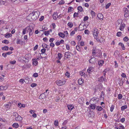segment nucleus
I'll return each mask as SVG.
<instances>
[{"instance_id": "obj_1", "label": "nucleus", "mask_w": 129, "mask_h": 129, "mask_svg": "<svg viewBox=\"0 0 129 129\" xmlns=\"http://www.w3.org/2000/svg\"><path fill=\"white\" fill-rule=\"evenodd\" d=\"M40 14V12L38 11L33 12L26 17V19L30 21H31L32 20H35L38 18Z\"/></svg>"}, {"instance_id": "obj_2", "label": "nucleus", "mask_w": 129, "mask_h": 129, "mask_svg": "<svg viewBox=\"0 0 129 129\" xmlns=\"http://www.w3.org/2000/svg\"><path fill=\"white\" fill-rule=\"evenodd\" d=\"M92 56H93L101 58L102 56V53L100 50L96 49L95 48L92 50Z\"/></svg>"}, {"instance_id": "obj_3", "label": "nucleus", "mask_w": 129, "mask_h": 129, "mask_svg": "<svg viewBox=\"0 0 129 129\" xmlns=\"http://www.w3.org/2000/svg\"><path fill=\"white\" fill-rule=\"evenodd\" d=\"M99 33V32L98 30L96 28H94L93 31V37L95 39L98 41H99V39L98 38Z\"/></svg>"}, {"instance_id": "obj_4", "label": "nucleus", "mask_w": 129, "mask_h": 129, "mask_svg": "<svg viewBox=\"0 0 129 129\" xmlns=\"http://www.w3.org/2000/svg\"><path fill=\"white\" fill-rule=\"evenodd\" d=\"M65 82L64 80H58L56 81V83L58 86H61L64 84Z\"/></svg>"}, {"instance_id": "obj_5", "label": "nucleus", "mask_w": 129, "mask_h": 129, "mask_svg": "<svg viewBox=\"0 0 129 129\" xmlns=\"http://www.w3.org/2000/svg\"><path fill=\"white\" fill-rule=\"evenodd\" d=\"M98 81L102 83L103 82H106L107 80L105 76H101L98 79Z\"/></svg>"}, {"instance_id": "obj_6", "label": "nucleus", "mask_w": 129, "mask_h": 129, "mask_svg": "<svg viewBox=\"0 0 129 129\" xmlns=\"http://www.w3.org/2000/svg\"><path fill=\"white\" fill-rule=\"evenodd\" d=\"M123 11L124 12V16L125 17H128L129 15L128 10L126 8H125L123 9Z\"/></svg>"}, {"instance_id": "obj_7", "label": "nucleus", "mask_w": 129, "mask_h": 129, "mask_svg": "<svg viewBox=\"0 0 129 129\" xmlns=\"http://www.w3.org/2000/svg\"><path fill=\"white\" fill-rule=\"evenodd\" d=\"M96 62V58L95 57L91 58L89 60V62L92 64H94Z\"/></svg>"}, {"instance_id": "obj_8", "label": "nucleus", "mask_w": 129, "mask_h": 129, "mask_svg": "<svg viewBox=\"0 0 129 129\" xmlns=\"http://www.w3.org/2000/svg\"><path fill=\"white\" fill-rule=\"evenodd\" d=\"M49 93V92L48 94H45V93H43L41 94L39 97V99H44L46 97V95H47Z\"/></svg>"}, {"instance_id": "obj_9", "label": "nucleus", "mask_w": 129, "mask_h": 129, "mask_svg": "<svg viewBox=\"0 0 129 129\" xmlns=\"http://www.w3.org/2000/svg\"><path fill=\"white\" fill-rule=\"evenodd\" d=\"M125 24L123 23H121L120 24V27L119 28V29L121 31H122L124 29V28L125 27Z\"/></svg>"}, {"instance_id": "obj_10", "label": "nucleus", "mask_w": 129, "mask_h": 129, "mask_svg": "<svg viewBox=\"0 0 129 129\" xmlns=\"http://www.w3.org/2000/svg\"><path fill=\"white\" fill-rule=\"evenodd\" d=\"M53 18L54 20H56L58 17L57 13L56 12H54L52 15Z\"/></svg>"}, {"instance_id": "obj_11", "label": "nucleus", "mask_w": 129, "mask_h": 129, "mask_svg": "<svg viewBox=\"0 0 129 129\" xmlns=\"http://www.w3.org/2000/svg\"><path fill=\"white\" fill-rule=\"evenodd\" d=\"M94 70V68L92 67H89L87 70V72L89 73H90L93 72Z\"/></svg>"}, {"instance_id": "obj_12", "label": "nucleus", "mask_w": 129, "mask_h": 129, "mask_svg": "<svg viewBox=\"0 0 129 129\" xmlns=\"http://www.w3.org/2000/svg\"><path fill=\"white\" fill-rule=\"evenodd\" d=\"M15 120L17 121H21L23 119V118L20 116L18 115L15 118Z\"/></svg>"}, {"instance_id": "obj_13", "label": "nucleus", "mask_w": 129, "mask_h": 129, "mask_svg": "<svg viewBox=\"0 0 129 129\" xmlns=\"http://www.w3.org/2000/svg\"><path fill=\"white\" fill-rule=\"evenodd\" d=\"M91 100L93 101L95 103H96L99 101V99L96 97L93 98L91 99Z\"/></svg>"}, {"instance_id": "obj_14", "label": "nucleus", "mask_w": 129, "mask_h": 129, "mask_svg": "<svg viewBox=\"0 0 129 129\" xmlns=\"http://www.w3.org/2000/svg\"><path fill=\"white\" fill-rule=\"evenodd\" d=\"M11 103H9L8 104H7L5 106L6 108V110H8L10 106H11Z\"/></svg>"}, {"instance_id": "obj_15", "label": "nucleus", "mask_w": 129, "mask_h": 129, "mask_svg": "<svg viewBox=\"0 0 129 129\" xmlns=\"http://www.w3.org/2000/svg\"><path fill=\"white\" fill-rule=\"evenodd\" d=\"M68 109L70 111H72L74 108V106L70 104L67 105Z\"/></svg>"}, {"instance_id": "obj_16", "label": "nucleus", "mask_w": 129, "mask_h": 129, "mask_svg": "<svg viewBox=\"0 0 129 129\" xmlns=\"http://www.w3.org/2000/svg\"><path fill=\"white\" fill-rule=\"evenodd\" d=\"M116 129H124V126L122 124H118L116 127H115Z\"/></svg>"}, {"instance_id": "obj_17", "label": "nucleus", "mask_w": 129, "mask_h": 129, "mask_svg": "<svg viewBox=\"0 0 129 129\" xmlns=\"http://www.w3.org/2000/svg\"><path fill=\"white\" fill-rule=\"evenodd\" d=\"M37 59H38V58L37 59H34V58L33 59V65L36 66L38 64V62L37 61Z\"/></svg>"}, {"instance_id": "obj_18", "label": "nucleus", "mask_w": 129, "mask_h": 129, "mask_svg": "<svg viewBox=\"0 0 129 129\" xmlns=\"http://www.w3.org/2000/svg\"><path fill=\"white\" fill-rule=\"evenodd\" d=\"M65 57L67 58H70L71 57L70 53L69 52H66L65 53Z\"/></svg>"}, {"instance_id": "obj_19", "label": "nucleus", "mask_w": 129, "mask_h": 129, "mask_svg": "<svg viewBox=\"0 0 129 129\" xmlns=\"http://www.w3.org/2000/svg\"><path fill=\"white\" fill-rule=\"evenodd\" d=\"M97 17L99 19L102 20L103 19L104 17L103 14L101 13H99L97 15Z\"/></svg>"}, {"instance_id": "obj_20", "label": "nucleus", "mask_w": 129, "mask_h": 129, "mask_svg": "<svg viewBox=\"0 0 129 129\" xmlns=\"http://www.w3.org/2000/svg\"><path fill=\"white\" fill-rule=\"evenodd\" d=\"M58 35L60 37H61L62 38H64L65 36V34L61 32L59 33Z\"/></svg>"}, {"instance_id": "obj_21", "label": "nucleus", "mask_w": 129, "mask_h": 129, "mask_svg": "<svg viewBox=\"0 0 129 129\" xmlns=\"http://www.w3.org/2000/svg\"><path fill=\"white\" fill-rule=\"evenodd\" d=\"M109 68H106L105 69V70L103 72V76H105L106 73L107 72V71H109Z\"/></svg>"}, {"instance_id": "obj_22", "label": "nucleus", "mask_w": 129, "mask_h": 129, "mask_svg": "<svg viewBox=\"0 0 129 129\" xmlns=\"http://www.w3.org/2000/svg\"><path fill=\"white\" fill-rule=\"evenodd\" d=\"M6 3V0H0V5H5Z\"/></svg>"}, {"instance_id": "obj_23", "label": "nucleus", "mask_w": 129, "mask_h": 129, "mask_svg": "<svg viewBox=\"0 0 129 129\" xmlns=\"http://www.w3.org/2000/svg\"><path fill=\"white\" fill-rule=\"evenodd\" d=\"M84 80L82 78H80L78 79V83L80 85H81L83 82Z\"/></svg>"}, {"instance_id": "obj_24", "label": "nucleus", "mask_w": 129, "mask_h": 129, "mask_svg": "<svg viewBox=\"0 0 129 129\" xmlns=\"http://www.w3.org/2000/svg\"><path fill=\"white\" fill-rule=\"evenodd\" d=\"M12 126L15 128H17L19 126V124L17 123H14L12 125Z\"/></svg>"}, {"instance_id": "obj_25", "label": "nucleus", "mask_w": 129, "mask_h": 129, "mask_svg": "<svg viewBox=\"0 0 129 129\" xmlns=\"http://www.w3.org/2000/svg\"><path fill=\"white\" fill-rule=\"evenodd\" d=\"M7 88V87L6 86H0V90H3L4 89L6 90Z\"/></svg>"}, {"instance_id": "obj_26", "label": "nucleus", "mask_w": 129, "mask_h": 129, "mask_svg": "<svg viewBox=\"0 0 129 129\" xmlns=\"http://www.w3.org/2000/svg\"><path fill=\"white\" fill-rule=\"evenodd\" d=\"M46 50V49L45 48L41 50V52H42V53H39V54H40L41 58H43V57L41 56V54L44 53L45 52Z\"/></svg>"}, {"instance_id": "obj_27", "label": "nucleus", "mask_w": 129, "mask_h": 129, "mask_svg": "<svg viewBox=\"0 0 129 129\" xmlns=\"http://www.w3.org/2000/svg\"><path fill=\"white\" fill-rule=\"evenodd\" d=\"M127 108V106L126 105H125L122 106L121 108V111H123L125 109Z\"/></svg>"}, {"instance_id": "obj_28", "label": "nucleus", "mask_w": 129, "mask_h": 129, "mask_svg": "<svg viewBox=\"0 0 129 129\" xmlns=\"http://www.w3.org/2000/svg\"><path fill=\"white\" fill-rule=\"evenodd\" d=\"M9 49V47L8 46H4L2 47V49L3 50L7 51Z\"/></svg>"}, {"instance_id": "obj_29", "label": "nucleus", "mask_w": 129, "mask_h": 129, "mask_svg": "<svg viewBox=\"0 0 129 129\" xmlns=\"http://www.w3.org/2000/svg\"><path fill=\"white\" fill-rule=\"evenodd\" d=\"M104 63V61L103 60H101L99 62L98 64L100 66H102Z\"/></svg>"}, {"instance_id": "obj_30", "label": "nucleus", "mask_w": 129, "mask_h": 129, "mask_svg": "<svg viewBox=\"0 0 129 129\" xmlns=\"http://www.w3.org/2000/svg\"><path fill=\"white\" fill-rule=\"evenodd\" d=\"M90 107L92 109H95L96 105L95 104H91L90 106Z\"/></svg>"}, {"instance_id": "obj_31", "label": "nucleus", "mask_w": 129, "mask_h": 129, "mask_svg": "<svg viewBox=\"0 0 129 129\" xmlns=\"http://www.w3.org/2000/svg\"><path fill=\"white\" fill-rule=\"evenodd\" d=\"M78 10L80 11L81 12L83 10V9L82 7L81 6H79L77 8Z\"/></svg>"}, {"instance_id": "obj_32", "label": "nucleus", "mask_w": 129, "mask_h": 129, "mask_svg": "<svg viewBox=\"0 0 129 129\" xmlns=\"http://www.w3.org/2000/svg\"><path fill=\"white\" fill-rule=\"evenodd\" d=\"M58 56L59 60H60L62 57V54L60 53L58 54Z\"/></svg>"}, {"instance_id": "obj_33", "label": "nucleus", "mask_w": 129, "mask_h": 129, "mask_svg": "<svg viewBox=\"0 0 129 129\" xmlns=\"http://www.w3.org/2000/svg\"><path fill=\"white\" fill-rule=\"evenodd\" d=\"M103 109V108L101 106H98L96 108L97 110L100 111L102 110Z\"/></svg>"}, {"instance_id": "obj_34", "label": "nucleus", "mask_w": 129, "mask_h": 129, "mask_svg": "<svg viewBox=\"0 0 129 129\" xmlns=\"http://www.w3.org/2000/svg\"><path fill=\"white\" fill-rule=\"evenodd\" d=\"M18 106L20 107V108H21L22 107H25V106L24 104H21L20 103H19L18 104Z\"/></svg>"}, {"instance_id": "obj_35", "label": "nucleus", "mask_w": 129, "mask_h": 129, "mask_svg": "<svg viewBox=\"0 0 129 129\" xmlns=\"http://www.w3.org/2000/svg\"><path fill=\"white\" fill-rule=\"evenodd\" d=\"M12 35L10 33H8L5 35V37L6 38H9L12 36Z\"/></svg>"}, {"instance_id": "obj_36", "label": "nucleus", "mask_w": 129, "mask_h": 129, "mask_svg": "<svg viewBox=\"0 0 129 129\" xmlns=\"http://www.w3.org/2000/svg\"><path fill=\"white\" fill-rule=\"evenodd\" d=\"M2 43L6 44H7L9 43V42L8 40H5L2 41Z\"/></svg>"}, {"instance_id": "obj_37", "label": "nucleus", "mask_w": 129, "mask_h": 129, "mask_svg": "<svg viewBox=\"0 0 129 129\" xmlns=\"http://www.w3.org/2000/svg\"><path fill=\"white\" fill-rule=\"evenodd\" d=\"M34 32V30H32L31 29L29 30V36H30L33 34Z\"/></svg>"}, {"instance_id": "obj_38", "label": "nucleus", "mask_w": 129, "mask_h": 129, "mask_svg": "<svg viewBox=\"0 0 129 129\" xmlns=\"http://www.w3.org/2000/svg\"><path fill=\"white\" fill-rule=\"evenodd\" d=\"M42 28L43 29V30H40L39 31V33H41V31H43L44 30H46L47 29V28L46 27H45V26H42Z\"/></svg>"}, {"instance_id": "obj_39", "label": "nucleus", "mask_w": 129, "mask_h": 129, "mask_svg": "<svg viewBox=\"0 0 129 129\" xmlns=\"http://www.w3.org/2000/svg\"><path fill=\"white\" fill-rule=\"evenodd\" d=\"M73 9V8L71 7H69L68 9V12L69 13L71 12L72 11V9Z\"/></svg>"}, {"instance_id": "obj_40", "label": "nucleus", "mask_w": 129, "mask_h": 129, "mask_svg": "<svg viewBox=\"0 0 129 129\" xmlns=\"http://www.w3.org/2000/svg\"><path fill=\"white\" fill-rule=\"evenodd\" d=\"M68 25L70 27H72L73 26V24L71 22H69L68 24Z\"/></svg>"}, {"instance_id": "obj_41", "label": "nucleus", "mask_w": 129, "mask_h": 129, "mask_svg": "<svg viewBox=\"0 0 129 129\" xmlns=\"http://www.w3.org/2000/svg\"><path fill=\"white\" fill-rule=\"evenodd\" d=\"M111 4L110 3L107 4L105 8L106 9H108L111 6Z\"/></svg>"}, {"instance_id": "obj_42", "label": "nucleus", "mask_w": 129, "mask_h": 129, "mask_svg": "<svg viewBox=\"0 0 129 129\" xmlns=\"http://www.w3.org/2000/svg\"><path fill=\"white\" fill-rule=\"evenodd\" d=\"M129 40L128 38L127 37H125L123 39V40L124 41L126 42H127Z\"/></svg>"}, {"instance_id": "obj_43", "label": "nucleus", "mask_w": 129, "mask_h": 129, "mask_svg": "<svg viewBox=\"0 0 129 129\" xmlns=\"http://www.w3.org/2000/svg\"><path fill=\"white\" fill-rule=\"evenodd\" d=\"M44 34L46 36H48L50 34L49 31H45L44 33Z\"/></svg>"}, {"instance_id": "obj_44", "label": "nucleus", "mask_w": 129, "mask_h": 129, "mask_svg": "<svg viewBox=\"0 0 129 129\" xmlns=\"http://www.w3.org/2000/svg\"><path fill=\"white\" fill-rule=\"evenodd\" d=\"M90 13L91 15H92V17H93V16H94L96 14L93 11H91L90 12Z\"/></svg>"}, {"instance_id": "obj_45", "label": "nucleus", "mask_w": 129, "mask_h": 129, "mask_svg": "<svg viewBox=\"0 0 129 129\" xmlns=\"http://www.w3.org/2000/svg\"><path fill=\"white\" fill-rule=\"evenodd\" d=\"M64 3V2L63 0H62L59 2L58 4L59 5L63 4Z\"/></svg>"}, {"instance_id": "obj_46", "label": "nucleus", "mask_w": 129, "mask_h": 129, "mask_svg": "<svg viewBox=\"0 0 129 129\" xmlns=\"http://www.w3.org/2000/svg\"><path fill=\"white\" fill-rule=\"evenodd\" d=\"M25 28L26 30H26V31L27 32H28V31H29L31 29L29 26H27Z\"/></svg>"}, {"instance_id": "obj_47", "label": "nucleus", "mask_w": 129, "mask_h": 129, "mask_svg": "<svg viewBox=\"0 0 129 129\" xmlns=\"http://www.w3.org/2000/svg\"><path fill=\"white\" fill-rule=\"evenodd\" d=\"M114 105H111V107H110V111L111 112H112L113 111L114 109Z\"/></svg>"}, {"instance_id": "obj_48", "label": "nucleus", "mask_w": 129, "mask_h": 129, "mask_svg": "<svg viewBox=\"0 0 129 129\" xmlns=\"http://www.w3.org/2000/svg\"><path fill=\"white\" fill-rule=\"evenodd\" d=\"M38 75L37 73H34L33 75V76L34 77H37L38 76Z\"/></svg>"}, {"instance_id": "obj_49", "label": "nucleus", "mask_w": 129, "mask_h": 129, "mask_svg": "<svg viewBox=\"0 0 129 129\" xmlns=\"http://www.w3.org/2000/svg\"><path fill=\"white\" fill-rule=\"evenodd\" d=\"M37 84L35 83H32L31 84V87H34L37 86Z\"/></svg>"}, {"instance_id": "obj_50", "label": "nucleus", "mask_w": 129, "mask_h": 129, "mask_svg": "<svg viewBox=\"0 0 129 129\" xmlns=\"http://www.w3.org/2000/svg\"><path fill=\"white\" fill-rule=\"evenodd\" d=\"M88 19V17L87 16H85L84 17L83 19V21H84L87 20Z\"/></svg>"}, {"instance_id": "obj_51", "label": "nucleus", "mask_w": 129, "mask_h": 129, "mask_svg": "<svg viewBox=\"0 0 129 129\" xmlns=\"http://www.w3.org/2000/svg\"><path fill=\"white\" fill-rule=\"evenodd\" d=\"M121 34L122 33L121 32L118 31L116 35L118 37H120L121 36Z\"/></svg>"}, {"instance_id": "obj_52", "label": "nucleus", "mask_w": 129, "mask_h": 129, "mask_svg": "<svg viewBox=\"0 0 129 129\" xmlns=\"http://www.w3.org/2000/svg\"><path fill=\"white\" fill-rule=\"evenodd\" d=\"M26 30H26L25 28L23 29L22 33L23 35H24L26 34Z\"/></svg>"}, {"instance_id": "obj_53", "label": "nucleus", "mask_w": 129, "mask_h": 129, "mask_svg": "<svg viewBox=\"0 0 129 129\" xmlns=\"http://www.w3.org/2000/svg\"><path fill=\"white\" fill-rule=\"evenodd\" d=\"M122 98V96L121 94H119L118 95V99L119 100L121 99Z\"/></svg>"}, {"instance_id": "obj_54", "label": "nucleus", "mask_w": 129, "mask_h": 129, "mask_svg": "<svg viewBox=\"0 0 129 129\" xmlns=\"http://www.w3.org/2000/svg\"><path fill=\"white\" fill-rule=\"evenodd\" d=\"M13 115L15 116V118L17 117L19 115L18 113L16 112H15L13 113Z\"/></svg>"}, {"instance_id": "obj_55", "label": "nucleus", "mask_w": 129, "mask_h": 129, "mask_svg": "<svg viewBox=\"0 0 129 129\" xmlns=\"http://www.w3.org/2000/svg\"><path fill=\"white\" fill-rule=\"evenodd\" d=\"M54 125L55 126H57L58 125V121L57 120H55L54 121Z\"/></svg>"}, {"instance_id": "obj_56", "label": "nucleus", "mask_w": 129, "mask_h": 129, "mask_svg": "<svg viewBox=\"0 0 129 129\" xmlns=\"http://www.w3.org/2000/svg\"><path fill=\"white\" fill-rule=\"evenodd\" d=\"M16 61L15 60H14L13 61H10V63L12 64H14L16 63Z\"/></svg>"}, {"instance_id": "obj_57", "label": "nucleus", "mask_w": 129, "mask_h": 129, "mask_svg": "<svg viewBox=\"0 0 129 129\" xmlns=\"http://www.w3.org/2000/svg\"><path fill=\"white\" fill-rule=\"evenodd\" d=\"M24 81L25 82V81H24V79H20L19 81V82L21 84H23L24 83Z\"/></svg>"}, {"instance_id": "obj_58", "label": "nucleus", "mask_w": 129, "mask_h": 129, "mask_svg": "<svg viewBox=\"0 0 129 129\" xmlns=\"http://www.w3.org/2000/svg\"><path fill=\"white\" fill-rule=\"evenodd\" d=\"M78 15V14L76 12H75L74 13L73 15L74 17L75 18L76 17H77Z\"/></svg>"}, {"instance_id": "obj_59", "label": "nucleus", "mask_w": 129, "mask_h": 129, "mask_svg": "<svg viewBox=\"0 0 129 129\" xmlns=\"http://www.w3.org/2000/svg\"><path fill=\"white\" fill-rule=\"evenodd\" d=\"M21 41L19 39H17V41H16V43L17 44H20V42H21Z\"/></svg>"}, {"instance_id": "obj_60", "label": "nucleus", "mask_w": 129, "mask_h": 129, "mask_svg": "<svg viewBox=\"0 0 129 129\" xmlns=\"http://www.w3.org/2000/svg\"><path fill=\"white\" fill-rule=\"evenodd\" d=\"M89 31L88 29H86L84 31V33L85 34H88Z\"/></svg>"}, {"instance_id": "obj_61", "label": "nucleus", "mask_w": 129, "mask_h": 129, "mask_svg": "<svg viewBox=\"0 0 129 129\" xmlns=\"http://www.w3.org/2000/svg\"><path fill=\"white\" fill-rule=\"evenodd\" d=\"M42 46L43 48L45 47L47 48V46L48 45L46 44H42Z\"/></svg>"}, {"instance_id": "obj_62", "label": "nucleus", "mask_w": 129, "mask_h": 129, "mask_svg": "<svg viewBox=\"0 0 129 129\" xmlns=\"http://www.w3.org/2000/svg\"><path fill=\"white\" fill-rule=\"evenodd\" d=\"M50 46L52 47L53 48L55 44L53 43H50Z\"/></svg>"}, {"instance_id": "obj_63", "label": "nucleus", "mask_w": 129, "mask_h": 129, "mask_svg": "<svg viewBox=\"0 0 129 129\" xmlns=\"http://www.w3.org/2000/svg\"><path fill=\"white\" fill-rule=\"evenodd\" d=\"M77 40L78 41H80L81 40V37L80 36L78 35L77 37Z\"/></svg>"}, {"instance_id": "obj_64", "label": "nucleus", "mask_w": 129, "mask_h": 129, "mask_svg": "<svg viewBox=\"0 0 129 129\" xmlns=\"http://www.w3.org/2000/svg\"><path fill=\"white\" fill-rule=\"evenodd\" d=\"M55 39L54 38H52L50 39L49 40V42L51 43H52V42Z\"/></svg>"}]
</instances>
